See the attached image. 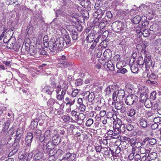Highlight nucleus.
I'll use <instances>...</instances> for the list:
<instances>
[{
  "mask_svg": "<svg viewBox=\"0 0 161 161\" xmlns=\"http://www.w3.org/2000/svg\"><path fill=\"white\" fill-rule=\"evenodd\" d=\"M79 109L82 112H84L86 109V106L83 104L80 105L79 106Z\"/></svg>",
  "mask_w": 161,
  "mask_h": 161,
  "instance_id": "61",
  "label": "nucleus"
},
{
  "mask_svg": "<svg viewBox=\"0 0 161 161\" xmlns=\"http://www.w3.org/2000/svg\"><path fill=\"white\" fill-rule=\"evenodd\" d=\"M70 114L71 116L75 119V120L76 121L78 116V115L77 114V112L74 110H73L71 112Z\"/></svg>",
  "mask_w": 161,
  "mask_h": 161,
  "instance_id": "43",
  "label": "nucleus"
},
{
  "mask_svg": "<svg viewBox=\"0 0 161 161\" xmlns=\"http://www.w3.org/2000/svg\"><path fill=\"white\" fill-rule=\"evenodd\" d=\"M44 136L47 141L50 140L51 137L50 131L49 130L46 131L45 132Z\"/></svg>",
  "mask_w": 161,
  "mask_h": 161,
  "instance_id": "30",
  "label": "nucleus"
},
{
  "mask_svg": "<svg viewBox=\"0 0 161 161\" xmlns=\"http://www.w3.org/2000/svg\"><path fill=\"white\" fill-rule=\"evenodd\" d=\"M108 32L107 31H105L102 35H101V37H102L103 39L104 40L106 39V38L108 35Z\"/></svg>",
  "mask_w": 161,
  "mask_h": 161,
  "instance_id": "49",
  "label": "nucleus"
},
{
  "mask_svg": "<svg viewBox=\"0 0 161 161\" xmlns=\"http://www.w3.org/2000/svg\"><path fill=\"white\" fill-rule=\"evenodd\" d=\"M117 101L115 102V108L118 110H120L123 107V103L122 102H118V101Z\"/></svg>",
  "mask_w": 161,
  "mask_h": 161,
  "instance_id": "26",
  "label": "nucleus"
},
{
  "mask_svg": "<svg viewBox=\"0 0 161 161\" xmlns=\"http://www.w3.org/2000/svg\"><path fill=\"white\" fill-rule=\"evenodd\" d=\"M55 102V101L53 99L50 98L47 102L48 105L51 106L53 105Z\"/></svg>",
  "mask_w": 161,
  "mask_h": 161,
  "instance_id": "60",
  "label": "nucleus"
},
{
  "mask_svg": "<svg viewBox=\"0 0 161 161\" xmlns=\"http://www.w3.org/2000/svg\"><path fill=\"white\" fill-rule=\"evenodd\" d=\"M47 54V52L45 51L43 47L40 46V47H37L38 57H39L40 55H46Z\"/></svg>",
  "mask_w": 161,
  "mask_h": 161,
  "instance_id": "12",
  "label": "nucleus"
},
{
  "mask_svg": "<svg viewBox=\"0 0 161 161\" xmlns=\"http://www.w3.org/2000/svg\"><path fill=\"white\" fill-rule=\"evenodd\" d=\"M10 123L9 121L8 120L5 124L3 128V130L4 131H7L9 127Z\"/></svg>",
  "mask_w": 161,
  "mask_h": 161,
  "instance_id": "48",
  "label": "nucleus"
},
{
  "mask_svg": "<svg viewBox=\"0 0 161 161\" xmlns=\"http://www.w3.org/2000/svg\"><path fill=\"white\" fill-rule=\"evenodd\" d=\"M85 118V116L82 113H80L78 116V117L76 122H77L78 120H82L84 119Z\"/></svg>",
  "mask_w": 161,
  "mask_h": 161,
  "instance_id": "37",
  "label": "nucleus"
},
{
  "mask_svg": "<svg viewBox=\"0 0 161 161\" xmlns=\"http://www.w3.org/2000/svg\"><path fill=\"white\" fill-rule=\"evenodd\" d=\"M154 114L152 111H148L147 113L146 116L147 118H149L150 120H153L154 122L157 121V120L158 119L159 120L161 119L160 117H155L154 116Z\"/></svg>",
  "mask_w": 161,
  "mask_h": 161,
  "instance_id": "7",
  "label": "nucleus"
},
{
  "mask_svg": "<svg viewBox=\"0 0 161 161\" xmlns=\"http://www.w3.org/2000/svg\"><path fill=\"white\" fill-rule=\"evenodd\" d=\"M110 150L111 151L112 153H114L116 154H118L120 152V148L118 146H117L116 150L114 152L113 151V150H111L110 149Z\"/></svg>",
  "mask_w": 161,
  "mask_h": 161,
  "instance_id": "55",
  "label": "nucleus"
},
{
  "mask_svg": "<svg viewBox=\"0 0 161 161\" xmlns=\"http://www.w3.org/2000/svg\"><path fill=\"white\" fill-rule=\"evenodd\" d=\"M100 3L101 1L99 0L97 1H96L95 6V8H96V9L97 10V11H99L98 12H99V14L100 13L101 14V13H100L101 11V9H100Z\"/></svg>",
  "mask_w": 161,
  "mask_h": 161,
  "instance_id": "33",
  "label": "nucleus"
},
{
  "mask_svg": "<svg viewBox=\"0 0 161 161\" xmlns=\"http://www.w3.org/2000/svg\"><path fill=\"white\" fill-rule=\"evenodd\" d=\"M93 121L92 119H89L86 122V125L87 126H90L93 123Z\"/></svg>",
  "mask_w": 161,
  "mask_h": 161,
  "instance_id": "53",
  "label": "nucleus"
},
{
  "mask_svg": "<svg viewBox=\"0 0 161 161\" xmlns=\"http://www.w3.org/2000/svg\"><path fill=\"white\" fill-rule=\"evenodd\" d=\"M46 142V143H42V150L45 153H47L50 151H52V150L50 149L49 147H48L47 145V142Z\"/></svg>",
  "mask_w": 161,
  "mask_h": 161,
  "instance_id": "23",
  "label": "nucleus"
},
{
  "mask_svg": "<svg viewBox=\"0 0 161 161\" xmlns=\"http://www.w3.org/2000/svg\"><path fill=\"white\" fill-rule=\"evenodd\" d=\"M47 145L48 146V147H49L51 150H52L53 148V143L52 142H51L50 140H47Z\"/></svg>",
  "mask_w": 161,
  "mask_h": 161,
  "instance_id": "47",
  "label": "nucleus"
},
{
  "mask_svg": "<svg viewBox=\"0 0 161 161\" xmlns=\"http://www.w3.org/2000/svg\"><path fill=\"white\" fill-rule=\"evenodd\" d=\"M42 135V131L39 130H36L34 132V136L36 138H38Z\"/></svg>",
  "mask_w": 161,
  "mask_h": 161,
  "instance_id": "38",
  "label": "nucleus"
},
{
  "mask_svg": "<svg viewBox=\"0 0 161 161\" xmlns=\"http://www.w3.org/2000/svg\"><path fill=\"white\" fill-rule=\"evenodd\" d=\"M39 137L40 142H42L46 143V142H47V139H46L44 136H41Z\"/></svg>",
  "mask_w": 161,
  "mask_h": 161,
  "instance_id": "63",
  "label": "nucleus"
},
{
  "mask_svg": "<svg viewBox=\"0 0 161 161\" xmlns=\"http://www.w3.org/2000/svg\"><path fill=\"white\" fill-rule=\"evenodd\" d=\"M134 156V160L135 161H138L141 159V156L139 154H135Z\"/></svg>",
  "mask_w": 161,
  "mask_h": 161,
  "instance_id": "56",
  "label": "nucleus"
},
{
  "mask_svg": "<svg viewBox=\"0 0 161 161\" xmlns=\"http://www.w3.org/2000/svg\"><path fill=\"white\" fill-rule=\"evenodd\" d=\"M62 118L64 121L66 122L70 119V117L69 116L64 115L62 117Z\"/></svg>",
  "mask_w": 161,
  "mask_h": 161,
  "instance_id": "58",
  "label": "nucleus"
},
{
  "mask_svg": "<svg viewBox=\"0 0 161 161\" xmlns=\"http://www.w3.org/2000/svg\"><path fill=\"white\" fill-rule=\"evenodd\" d=\"M120 56L118 55L117 54L115 55L113 58V60L115 62H117L118 63V62L120 61Z\"/></svg>",
  "mask_w": 161,
  "mask_h": 161,
  "instance_id": "51",
  "label": "nucleus"
},
{
  "mask_svg": "<svg viewBox=\"0 0 161 161\" xmlns=\"http://www.w3.org/2000/svg\"><path fill=\"white\" fill-rule=\"evenodd\" d=\"M142 17L140 15H136L132 19L131 21L134 24H137L139 23Z\"/></svg>",
  "mask_w": 161,
  "mask_h": 161,
  "instance_id": "20",
  "label": "nucleus"
},
{
  "mask_svg": "<svg viewBox=\"0 0 161 161\" xmlns=\"http://www.w3.org/2000/svg\"><path fill=\"white\" fill-rule=\"evenodd\" d=\"M121 125H119L116 123L115 125L114 124L113 129L114 130H115L119 131V130H120V127H121Z\"/></svg>",
  "mask_w": 161,
  "mask_h": 161,
  "instance_id": "42",
  "label": "nucleus"
},
{
  "mask_svg": "<svg viewBox=\"0 0 161 161\" xmlns=\"http://www.w3.org/2000/svg\"><path fill=\"white\" fill-rule=\"evenodd\" d=\"M145 61H146V64L147 66L150 67H153L152 61L151 59V57L148 56V57L147 56H145L144 58Z\"/></svg>",
  "mask_w": 161,
  "mask_h": 161,
  "instance_id": "17",
  "label": "nucleus"
},
{
  "mask_svg": "<svg viewBox=\"0 0 161 161\" xmlns=\"http://www.w3.org/2000/svg\"><path fill=\"white\" fill-rule=\"evenodd\" d=\"M158 26L157 25H152L150 26L149 28L150 31L155 32L158 28Z\"/></svg>",
  "mask_w": 161,
  "mask_h": 161,
  "instance_id": "44",
  "label": "nucleus"
},
{
  "mask_svg": "<svg viewBox=\"0 0 161 161\" xmlns=\"http://www.w3.org/2000/svg\"><path fill=\"white\" fill-rule=\"evenodd\" d=\"M142 35L144 37H147L149 35V31L148 29H145L142 32Z\"/></svg>",
  "mask_w": 161,
  "mask_h": 161,
  "instance_id": "50",
  "label": "nucleus"
},
{
  "mask_svg": "<svg viewBox=\"0 0 161 161\" xmlns=\"http://www.w3.org/2000/svg\"><path fill=\"white\" fill-rule=\"evenodd\" d=\"M95 38V35L94 33H91L87 36L86 40L89 42H92Z\"/></svg>",
  "mask_w": 161,
  "mask_h": 161,
  "instance_id": "18",
  "label": "nucleus"
},
{
  "mask_svg": "<svg viewBox=\"0 0 161 161\" xmlns=\"http://www.w3.org/2000/svg\"><path fill=\"white\" fill-rule=\"evenodd\" d=\"M156 121H155V123L152 124L151 126V128L152 130H155L158 128V125L157 123L156 122Z\"/></svg>",
  "mask_w": 161,
  "mask_h": 161,
  "instance_id": "64",
  "label": "nucleus"
},
{
  "mask_svg": "<svg viewBox=\"0 0 161 161\" xmlns=\"http://www.w3.org/2000/svg\"><path fill=\"white\" fill-rule=\"evenodd\" d=\"M81 5L85 8L90 7L91 3L89 0H83L80 2Z\"/></svg>",
  "mask_w": 161,
  "mask_h": 161,
  "instance_id": "13",
  "label": "nucleus"
},
{
  "mask_svg": "<svg viewBox=\"0 0 161 161\" xmlns=\"http://www.w3.org/2000/svg\"><path fill=\"white\" fill-rule=\"evenodd\" d=\"M84 95H86V97H87L88 101L89 102H92L94 99V94L93 92L90 93V92L87 91L85 93Z\"/></svg>",
  "mask_w": 161,
  "mask_h": 161,
  "instance_id": "11",
  "label": "nucleus"
},
{
  "mask_svg": "<svg viewBox=\"0 0 161 161\" xmlns=\"http://www.w3.org/2000/svg\"><path fill=\"white\" fill-rule=\"evenodd\" d=\"M141 99L140 102L142 103H143L145 101L147 100L148 99V96L147 94H141L140 96Z\"/></svg>",
  "mask_w": 161,
  "mask_h": 161,
  "instance_id": "24",
  "label": "nucleus"
},
{
  "mask_svg": "<svg viewBox=\"0 0 161 161\" xmlns=\"http://www.w3.org/2000/svg\"><path fill=\"white\" fill-rule=\"evenodd\" d=\"M108 52L105 50L103 53V56L104 58H101V65H102L104 68H105L106 64L108 60V58L107 56Z\"/></svg>",
  "mask_w": 161,
  "mask_h": 161,
  "instance_id": "6",
  "label": "nucleus"
},
{
  "mask_svg": "<svg viewBox=\"0 0 161 161\" xmlns=\"http://www.w3.org/2000/svg\"><path fill=\"white\" fill-rule=\"evenodd\" d=\"M154 46L158 47V48H160L161 47V39H157L155 40L153 43Z\"/></svg>",
  "mask_w": 161,
  "mask_h": 161,
  "instance_id": "28",
  "label": "nucleus"
},
{
  "mask_svg": "<svg viewBox=\"0 0 161 161\" xmlns=\"http://www.w3.org/2000/svg\"><path fill=\"white\" fill-rule=\"evenodd\" d=\"M136 113V110L131 108L129 111H128L127 114L128 116L132 117Z\"/></svg>",
  "mask_w": 161,
  "mask_h": 161,
  "instance_id": "31",
  "label": "nucleus"
},
{
  "mask_svg": "<svg viewBox=\"0 0 161 161\" xmlns=\"http://www.w3.org/2000/svg\"><path fill=\"white\" fill-rule=\"evenodd\" d=\"M23 134V132L20 128H18L16 132V135H15L16 137L19 138H21L22 135Z\"/></svg>",
  "mask_w": 161,
  "mask_h": 161,
  "instance_id": "34",
  "label": "nucleus"
},
{
  "mask_svg": "<svg viewBox=\"0 0 161 161\" xmlns=\"http://www.w3.org/2000/svg\"><path fill=\"white\" fill-rule=\"evenodd\" d=\"M114 134L112 136V137L113 138H119V134L121 133L119 131H117V130H114Z\"/></svg>",
  "mask_w": 161,
  "mask_h": 161,
  "instance_id": "39",
  "label": "nucleus"
},
{
  "mask_svg": "<svg viewBox=\"0 0 161 161\" xmlns=\"http://www.w3.org/2000/svg\"><path fill=\"white\" fill-rule=\"evenodd\" d=\"M112 86H111V88H110V86H108L107 87L104 91L106 92V95H109L110 94L111 89H112Z\"/></svg>",
  "mask_w": 161,
  "mask_h": 161,
  "instance_id": "46",
  "label": "nucleus"
},
{
  "mask_svg": "<svg viewBox=\"0 0 161 161\" xmlns=\"http://www.w3.org/2000/svg\"><path fill=\"white\" fill-rule=\"evenodd\" d=\"M14 44L15 43L13 42H10V41L8 40V42L7 47L8 49H13L15 51H18L19 48H16Z\"/></svg>",
  "mask_w": 161,
  "mask_h": 161,
  "instance_id": "16",
  "label": "nucleus"
},
{
  "mask_svg": "<svg viewBox=\"0 0 161 161\" xmlns=\"http://www.w3.org/2000/svg\"><path fill=\"white\" fill-rule=\"evenodd\" d=\"M107 63V64L106 65L107 67L110 70H114L115 69L114 65L112 63L111 61L110 60L109 61L108 60Z\"/></svg>",
  "mask_w": 161,
  "mask_h": 161,
  "instance_id": "22",
  "label": "nucleus"
},
{
  "mask_svg": "<svg viewBox=\"0 0 161 161\" xmlns=\"http://www.w3.org/2000/svg\"><path fill=\"white\" fill-rule=\"evenodd\" d=\"M148 142L151 145H153L156 143V141L154 139H149Z\"/></svg>",
  "mask_w": 161,
  "mask_h": 161,
  "instance_id": "62",
  "label": "nucleus"
},
{
  "mask_svg": "<svg viewBox=\"0 0 161 161\" xmlns=\"http://www.w3.org/2000/svg\"><path fill=\"white\" fill-rule=\"evenodd\" d=\"M139 124L141 127L144 128L146 127L147 125V120L143 118L140 119Z\"/></svg>",
  "mask_w": 161,
  "mask_h": 161,
  "instance_id": "19",
  "label": "nucleus"
},
{
  "mask_svg": "<svg viewBox=\"0 0 161 161\" xmlns=\"http://www.w3.org/2000/svg\"><path fill=\"white\" fill-rule=\"evenodd\" d=\"M64 39L65 44V46L67 47V45H69L70 43V39L69 35H66L65 36V39Z\"/></svg>",
  "mask_w": 161,
  "mask_h": 161,
  "instance_id": "36",
  "label": "nucleus"
},
{
  "mask_svg": "<svg viewBox=\"0 0 161 161\" xmlns=\"http://www.w3.org/2000/svg\"><path fill=\"white\" fill-rule=\"evenodd\" d=\"M64 41V38L61 37L57 39L54 42H50L49 49L50 51L57 53L62 50L64 47H66Z\"/></svg>",
  "mask_w": 161,
  "mask_h": 161,
  "instance_id": "1",
  "label": "nucleus"
},
{
  "mask_svg": "<svg viewBox=\"0 0 161 161\" xmlns=\"http://www.w3.org/2000/svg\"><path fill=\"white\" fill-rule=\"evenodd\" d=\"M157 92L156 91H153L152 92L150 97V98L153 100L156 98Z\"/></svg>",
  "mask_w": 161,
  "mask_h": 161,
  "instance_id": "45",
  "label": "nucleus"
},
{
  "mask_svg": "<svg viewBox=\"0 0 161 161\" xmlns=\"http://www.w3.org/2000/svg\"><path fill=\"white\" fill-rule=\"evenodd\" d=\"M148 156L151 159L155 160V159L158 157L157 153L154 152L151 153L150 154H149Z\"/></svg>",
  "mask_w": 161,
  "mask_h": 161,
  "instance_id": "32",
  "label": "nucleus"
},
{
  "mask_svg": "<svg viewBox=\"0 0 161 161\" xmlns=\"http://www.w3.org/2000/svg\"><path fill=\"white\" fill-rule=\"evenodd\" d=\"M83 84L82 80L80 79H78L76 80L75 84L76 86H79Z\"/></svg>",
  "mask_w": 161,
  "mask_h": 161,
  "instance_id": "40",
  "label": "nucleus"
},
{
  "mask_svg": "<svg viewBox=\"0 0 161 161\" xmlns=\"http://www.w3.org/2000/svg\"><path fill=\"white\" fill-rule=\"evenodd\" d=\"M138 97L135 94H130L126 97L125 103L126 104L129 106L132 105L138 101Z\"/></svg>",
  "mask_w": 161,
  "mask_h": 161,
  "instance_id": "2",
  "label": "nucleus"
},
{
  "mask_svg": "<svg viewBox=\"0 0 161 161\" xmlns=\"http://www.w3.org/2000/svg\"><path fill=\"white\" fill-rule=\"evenodd\" d=\"M109 151L108 150V147L103 146L101 145V153L103 154L104 157H106L105 155H109Z\"/></svg>",
  "mask_w": 161,
  "mask_h": 161,
  "instance_id": "15",
  "label": "nucleus"
},
{
  "mask_svg": "<svg viewBox=\"0 0 161 161\" xmlns=\"http://www.w3.org/2000/svg\"><path fill=\"white\" fill-rule=\"evenodd\" d=\"M29 51L31 55L32 56H35L36 57H38L37 48H31L30 49Z\"/></svg>",
  "mask_w": 161,
  "mask_h": 161,
  "instance_id": "21",
  "label": "nucleus"
},
{
  "mask_svg": "<svg viewBox=\"0 0 161 161\" xmlns=\"http://www.w3.org/2000/svg\"><path fill=\"white\" fill-rule=\"evenodd\" d=\"M42 91L47 93L48 94L51 95L54 91L53 88L52 87H50L48 86H45L42 89Z\"/></svg>",
  "mask_w": 161,
  "mask_h": 161,
  "instance_id": "14",
  "label": "nucleus"
},
{
  "mask_svg": "<svg viewBox=\"0 0 161 161\" xmlns=\"http://www.w3.org/2000/svg\"><path fill=\"white\" fill-rule=\"evenodd\" d=\"M76 155L74 153H68L65 155L64 158L65 159H69V160L72 161L74 160L76 158Z\"/></svg>",
  "mask_w": 161,
  "mask_h": 161,
  "instance_id": "8",
  "label": "nucleus"
},
{
  "mask_svg": "<svg viewBox=\"0 0 161 161\" xmlns=\"http://www.w3.org/2000/svg\"><path fill=\"white\" fill-rule=\"evenodd\" d=\"M140 152L142 154L148 153L150 152V150L149 149H146L144 147H141Z\"/></svg>",
  "mask_w": 161,
  "mask_h": 161,
  "instance_id": "35",
  "label": "nucleus"
},
{
  "mask_svg": "<svg viewBox=\"0 0 161 161\" xmlns=\"http://www.w3.org/2000/svg\"><path fill=\"white\" fill-rule=\"evenodd\" d=\"M61 87L62 91H66L68 88V86L66 82H64Z\"/></svg>",
  "mask_w": 161,
  "mask_h": 161,
  "instance_id": "54",
  "label": "nucleus"
},
{
  "mask_svg": "<svg viewBox=\"0 0 161 161\" xmlns=\"http://www.w3.org/2000/svg\"><path fill=\"white\" fill-rule=\"evenodd\" d=\"M52 142L54 145H58L61 142V138L59 135H55L52 138Z\"/></svg>",
  "mask_w": 161,
  "mask_h": 161,
  "instance_id": "10",
  "label": "nucleus"
},
{
  "mask_svg": "<svg viewBox=\"0 0 161 161\" xmlns=\"http://www.w3.org/2000/svg\"><path fill=\"white\" fill-rule=\"evenodd\" d=\"M125 95V92L123 90H119L117 94L116 93V92H114L112 95L113 100L114 101H117V98L119 99L122 98L124 97Z\"/></svg>",
  "mask_w": 161,
  "mask_h": 161,
  "instance_id": "3",
  "label": "nucleus"
},
{
  "mask_svg": "<svg viewBox=\"0 0 161 161\" xmlns=\"http://www.w3.org/2000/svg\"><path fill=\"white\" fill-rule=\"evenodd\" d=\"M33 137V134L29 132L27 133L25 138V142L28 146L31 145Z\"/></svg>",
  "mask_w": 161,
  "mask_h": 161,
  "instance_id": "9",
  "label": "nucleus"
},
{
  "mask_svg": "<svg viewBox=\"0 0 161 161\" xmlns=\"http://www.w3.org/2000/svg\"><path fill=\"white\" fill-rule=\"evenodd\" d=\"M130 69L132 72L135 73H137L139 70L138 65L135 64H132L130 66Z\"/></svg>",
  "mask_w": 161,
  "mask_h": 161,
  "instance_id": "25",
  "label": "nucleus"
},
{
  "mask_svg": "<svg viewBox=\"0 0 161 161\" xmlns=\"http://www.w3.org/2000/svg\"><path fill=\"white\" fill-rule=\"evenodd\" d=\"M65 101L67 102L66 103V105H69L70 107L74 104L75 98L69 96L65 98Z\"/></svg>",
  "mask_w": 161,
  "mask_h": 161,
  "instance_id": "5",
  "label": "nucleus"
},
{
  "mask_svg": "<svg viewBox=\"0 0 161 161\" xmlns=\"http://www.w3.org/2000/svg\"><path fill=\"white\" fill-rule=\"evenodd\" d=\"M72 39L73 40H76L78 38L77 32L75 31H72L71 33Z\"/></svg>",
  "mask_w": 161,
  "mask_h": 161,
  "instance_id": "29",
  "label": "nucleus"
},
{
  "mask_svg": "<svg viewBox=\"0 0 161 161\" xmlns=\"http://www.w3.org/2000/svg\"><path fill=\"white\" fill-rule=\"evenodd\" d=\"M99 11H96L94 14V16L96 19L94 20L95 25L96 26H97L99 28V31H101V26H100V24H101V21H100V19L101 18V16L100 15V13L99 14V12H98Z\"/></svg>",
  "mask_w": 161,
  "mask_h": 161,
  "instance_id": "4",
  "label": "nucleus"
},
{
  "mask_svg": "<svg viewBox=\"0 0 161 161\" xmlns=\"http://www.w3.org/2000/svg\"><path fill=\"white\" fill-rule=\"evenodd\" d=\"M144 103L145 106L147 108H150L152 106L151 102L149 99H147Z\"/></svg>",
  "mask_w": 161,
  "mask_h": 161,
  "instance_id": "41",
  "label": "nucleus"
},
{
  "mask_svg": "<svg viewBox=\"0 0 161 161\" xmlns=\"http://www.w3.org/2000/svg\"><path fill=\"white\" fill-rule=\"evenodd\" d=\"M127 69H126L125 68H122V69H118L117 71V73H121L122 74H125L127 72Z\"/></svg>",
  "mask_w": 161,
  "mask_h": 161,
  "instance_id": "59",
  "label": "nucleus"
},
{
  "mask_svg": "<svg viewBox=\"0 0 161 161\" xmlns=\"http://www.w3.org/2000/svg\"><path fill=\"white\" fill-rule=\"evenodd\" d=\"M133 144H134V146L138 148H139L140 147H142V143L138 141H135L133 143Z\"/></svg>",
  "mask_w": 161,
  "mask_h": 161,
  "instance_id": "52",
  "label": "nucleus"
},
{
  "mask_svg": "<svg viewBox=\"0 0 161 161\" xmlns=\"http://www.w3.org/2000/svg\"><path fill=\"white\" fill-rule=\"evenodd\" d=\"M123 25V23L121 21H119L117 26V30L115 29V31H116L117 32H119L120 31H122L123 30V29L122 27Z\"/></svg>",
  "mask_w": 161,
  "mask_h": 161,
  "instance_id": "27",
  "label": "nucleus"
},
{
  "mask_svg": "<svg viewBox=\"0 0 161 161\" xmlns=\"http://www.w3.org/2000/svg\"><path fill=\"white\" fill-rule=\"evenodd\" d=\"M78 93L79 91L78 89H75L72 91L71 93L72 97H74L78 95Z\"/></svg>",
  "mask_w": 161,
  "mask_h": 161,
  "instance_id": "57",
  "label": "nucleus"
}]
</instances>
